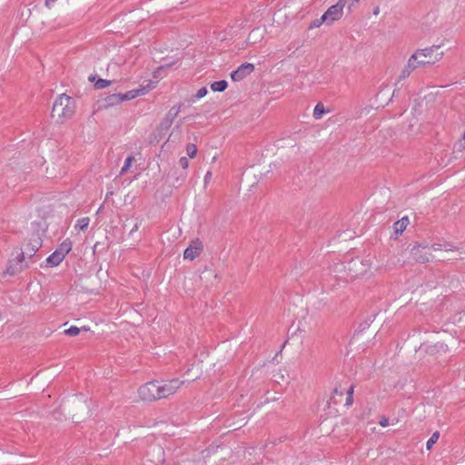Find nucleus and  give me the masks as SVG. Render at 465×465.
I'll use <instances>...</instances> for the list:
<instances>
[{
  "label": "nucleus",
  "instance_id": "obj_18",
  "mask_svg": "<svg viewBox=\"0 0 465 465\" xmlns=\"http://www.w3.org/2000/svg\"><path fill=\"white\" fill-rule=\"evenodd\" d=\"M181 111V105H174L173 106L169 112L167 113L166 116L164 117L166 120H169L171 123L173 122L174 118L178 115V114Z\"/></svg>",
  "mask_w": 465,
  "mask_h": 465
},
{
  "label": "nucleus",
  "instance_id": "obj_26",
  "mask_svg": "<svg viewBox=\"0 0 465 465\" xmlns=\"http://www.w3.org/2000/svg\"><path fill=\"white\" fill-rule=\"evenodd\" d=\"M133 161H134V157L133 156H128L126 158L125 163H124V166L121 169V172H120L121 174L125 173L129 170L130 166L133 163Z\"/></svg>",
  "mask_w": 465,
  "mask_h": 465
},
{
  "label": "nucleus",
  "instance_id": "obj_23",
  "mask_svg": "<svg viewBox=\"0 0 465 465\" xmlns=\"http://www.w3.org/2000/svg\"><path fill=\"white\" fill-rule=\"evenodd\" d=\"M439 438H440L439 431H435L434 433H432V435L430 436V438L428 440V441L426 443L427 450H430L432 448V446L438 441Z\"/></svg>",
  "mask_w": 465,
  "mask_h": 465
},
{
  "label": "nucleus",
  "instance_id": "obj_19",
  "mask_svg": "<svg viewBox=\"0 0 465 465\" xmlns=\"http://www.w3.org/2000/svg\"><path fill=\"white\" fill-rule=\"evenodd\" d=\"M227 85H228V84L225 80H221V81L213 82L211 84V89L213 92H223L227 88Z\"/></svg>",
  "mask_w": 465,
  "mask_h": 465
},
{
  "label": "nucleus",
  "instance_id": "obj_33",
  "mask_svg": "<svg viewBox=\"0 0 465 465\" xmlns=\"http://www.w3.org/2000/svg\"><path fill=\"white\" fill-rule=\"evenodd\" d=\"M379 424L381 426V427H387L390 425V422H389V419L386 418V417H381V420H379Z\"/></svg>",
  "mask_w": 465,
  "mask_h": 465
},
{
  "label": "nucleus",
  "instance_id": "obj_6",
  "mask_svg": "<svg viewBox=\"0 0 465 465\" xmlns=\"http://www.w3.org/2000/svg\"><path fill=\"white\" fill-rule=\"evenodd\" d=\"M154 87V84L153 82H149V84L146 86L128 91L125 94H113L109 97V100L111 103L132 100L138 96L144 95Z\"/></svg>",
  "mask_w": 465,
  "mask_h": 465
},
{
  "label": "nucleus",
  "instance_id": "obj_34",
  "mask_svg": "<svg viewBox=\"0 0 465 465\" xmlns=\"http://www.w3.org/2000/svg\"><path fill=\"white\" fill-rule=\"evenodd\" d=\"M213 173L211 171H208L204 175V184L206 185L210 180L212 179Z\"/></svg>",
  "mask_w": 465,
  "mask_h": 465
},
{
  "label": "nucleus",
  "instance_id": "obj_11",
  "mask_svg": "<svg viewBox=\"0 0 465 465\" xmlns=\"http://www.w3.org/2000/svg\"><path fill=\"white\" fill-rule=\"evenodd\" d=\"M253 70L254 65L252 64L244 63L231 74V77L233 81L239 82L244 79L247 75L251 74Z\"/></svg>",
  "mask_w": 465,
  "mask_h": 465
},
{
  "label": "nucleus",
  "instance_id": "obj_30",
  "mask_svg": "<svg viewBox=\"0 0 465 465\" xmlns=\"http://www.w3.org/2000/svg\"><path fill=\"white\" fill-rule=\"evenodd\" d=\"M206 94H207L206 87H202L195 94V98L201 99V98L204 97Z\"/></svg>",
  "mask_w": 465,
  "mask_h": 465
},
{
  "label": "nucleus",
  "instance_id": "obj_1",
  "mask_svg": "<svg viewBox=\"0 0 465 465\" xmlns=\"http://www.w3.org/2000/svg\"><path fill=\"white\" fill-rule=\"evenodd\" d=\"M444 55L440 45H433L426 48L418 49L410 57L414 58V63L418 67L433 65L440 61Z\"/></svg>",
  "mask_w": 465,
  "mask_h": 465
},
{
  "label": "nucleus",
  "instance_id": "obj_10",
  "mask_svg": "<svg viewBox=\"0 0 465 465\" xmlns=\"http://www.w3.org/2000/svg\"><path fill=\"white\" fill-rule=\"evenodd\" d=\"M411 255L418 262H428L432 258L431 248L426 245H415L411 249Z\"/></svg>",
  "mask_w": 465,
  "mask_h": 465
},
{
  "label": "nucleus",
  "instance_id": "obj_17",
  "mask_svg": "<svg viewBox=\"0 0 465 465\" xmlns=\"http://www.w3.org/2000/svg\"><path fill=\"white\" fill-rule=\"evenodd\" d=\"M408 224L409 219L407 217H403L401 220L397 221L393 225L395 232L397 234L401 233L407 228Z\"/></svg>",
  "mask_w": 465,
  "mask_h": 465
},
{
  "label": "nucleus",
  "instance_id": "obj_29",
  "mask_svg": "<svg viewBox=\"0 0 465 465\" xmlns=\"http://www.w3.org/2000/svg\"><path fill=\"white\" fill-rule=\"evenodd\" d=\"M454 148L458 152H462L463 150H465V133L462 135V139L454 145Z\"/></svg>",
  "mask_w": 465,
  "mask_h": 465
},
{
  "label": "nucleus",
  "instance_id": "obj_13",
  "mask_svg": "<svg viewBox=\"0 0 465 465\" xmlns=\"http://www.w3.org/2000/svg\"><path fill=\"white\" fill-rule=\"evenodd\" d=\"M417 68H419V67L415 64L414 59L411 60V58L410 57L407 62V64L401 70L399 79L403 80V79L407 78L411 74V72H413Z\"/></svg>",
  "mask_w": 465,
  "mask_h": 465
},
{
  "label": "nucleus",
  "instance_id": "obj_32",
  "mask_svg": "<svg viewBox=\"0 0 465 465\" xmlns=\"http://www.w3.org/2000/svg\"><path fill=\"white\" fill-rule=\"evenodd\" d=\"M179 164L183 168L186 169L189 166V161L186 157H181L179 160Z\"/></svg>",
  "mask_w": 465,
  "mask_h": 465
},
{
  "label": "nucleus",
  "instance_id": "obj_15",
  "mask_svg": "<svg viewBox=\"0 0 465 465\" xmlns=\"http://www.w3.org/2000/svg\"><path fill=\"white\" fill-rule=\"evenodd\" d=\"M173 123L165 118L159 124L156 128V132L158 133L159 137L163 136L166 132L170 129Z\"/></svg>",
  "mask_w": 465,
  "mask_h": 465
},
{
  "label": "nucleus",
  "instance_id": "obj_20",
  "mask_svg": "<svg viewBox=\"0 0 465 465\" xmlns=\"http://www.w3.org/2000/svg\"><path fill=\"white\" fill-rule=\"evenodd\" d=\"M90 223L89 217H84L79 220H77L74 228L79 231H85L88 228Z\"/></svg>",
  "mask_w": 465,
  "mask_h": 465
},
{
  "label": "nucleus",
  "instance_id": "obj_36",
  "mask_svg": "<svg viewBox=\"0 0 465 465\" xmlns=\"http://www.w3.org/2000/svg\"><path fill=\"white\" fill-rule=\"evenodd\" d=\"M37 249H38L37 245H35L34 247H31V250L29 251V252H25V253L31 257L37 251Z\"/></svg>",
  "mask_w": 465,
  "mask_h": 465
},
{
  "label": "nucleus",
  "instance_id": "obj_7",
  "mask_svg": "<svg viewBox=\"0 0 465 465\" xmlns=\"http://www.w3.org/2000/svg\"><path fill=\"white\" fill-rule=\"evenodd\" d=\"M346 3L347 0H339L337 4L329 7L328 10L323 14V20H326V23L331 25L333 22L341 19Z\"/></svg>",
  "mask_w": 465,
  "mask_h": 465
},
{
  "label": "nucleus",
  "instance_id": "obj_2",
  "mask_svg": "<svg viewBox=\"0 0 465 465\" xmlns=\"http://www.w3.org/2000/svg\"><path fill=\"white\" fill-rule=\"evenodd\" d=\"M75 107V101L69 95L62 94L54 103L52 116L56 117L61 122H64L74 116Z\"/></svg>",
  "mask_w": 465,
  "mask_h": 465
},
{
  "label": "nucleus",
  "instance_id": "obj_14",
  "mask_svg": "<svg viewBox=\"0 0 465 465\" xmlns=\"http://www.w3.org/2000/svg\"><path fill=\"white\" fill-rule=\"evenodd\" d=\"M64 259V258L62 257V254L55 251L46 259V263L52 267L57 266Z\"/></svg>",
  "mask_w": 465,
  "mask_h": 465
},
{
  "label": "nucleus",
  "instance_id": "obj_28",
  "mask_svg": "<svg viewBox=\"0 0 465 465\" xmlns=\"http://www.w3.org/2000/svg\"><path fill=\"white\" fill-rule=\"evenodd\" d=\"M64 333L68 336H76L80 333V329L76 326H71L69 329L64 331Z\"/></svg>",
  "mask_w": 465,
  "mask_h": 465
},
{
  "label": "nucleus",
  "instance_id": "obj_39",
  "mask_svg": "<svg viewBox=\"0 0 465 465\" xmlns=\"http://www.w3.org/2000/svg\"><path fill=\"white\" fill-rule=\"evenodd\" d=\"M90 81H94V77H90L89 78Z\"/></svg>",
  "mask_w": 465,
  "mask_h": 465
},
{
  "label": "nucleus",
  "instance_id": "obj_27",
  "mask_svg": "<svg viewBox=\"0 0 465 465\" xmlns=\"http://www.w3.org/2000/svg\"><path fill=\"white\" fill-rule=\"evenodd\" d=\"M111 84V81L105 79H99L95 82L94 86L96 89H103Z\"/></svg>",
  "mask_w": 465,
  "mask_h": 465
},
{
  "label": "nucleus",
  "instance_id": "obj_8",
  "mask_svg": "<svg viewBox=\"0 0 465 465\" xmlns=\"http://www.w3.org/2000/svg\"><path fill=\"white\" fill-rule=\"evenodd\" d=\"M25 262V252H18L17 255L9 261L5 272L9 275H15L27 268Z\"/></svg>",
  "mask_w": 465,
  "mask_h": 465
},
{
  "label": "nucleus",
  "instance_id": "obj_12",
  "mask_svg": "<svg viewBox=\"0 0 465 465\" xmlns=\"http://www.w3.org/2000/svg\"><path fill=\"white\" fill-rule=\"evenodd\" d=\"M202 251V242L198 239L193 240L191 244L184 250L183 258L193 261L201 254Z\"/></svg>",
  "mask_w": 465,
  "mask_h": 465
},
{
  "label": "nucleus",
  "instance_id": "obj_22",
  "mask_svg": "<svg viewBox=\"0 0 465 465\" xmlns=\"http://www.w3.org/2000/svg\"><path fill=\"white\" fill-rule=\"evenodd\" d=\"M71 250V243L70 242H63L59 249L56 250L57 252H59L60 254H62V257H65V255L70 252Z\"/></svg>",
  "mask_w": 465,
  "mask_h": 465
},
{
  "label": "nucleus",
  "instance_id": "obj_3",
  "mask_svg": "<svg viewBox=\"0 0 465 465\" xmlns=\"http://www.w3.org/2000/svg\"><path fill=\"white\" fill-rule=\"evenodd\" d=\"M456 344V340L453 337L443 335L442 337H436L432 341H428L422 343L420 350L424 351L430 355L439 357L441 354L447 353L449 351V345Z\"/></svg>",
  "mask_w": 465,
  "mask_h": 465
},
{
  "label": "nucleus",
  "instance_id": "obj_35",
  "mask_svg": "<svg viewBox=\"0 0 465 465\" xmlns=\"http://www.w3.org/2000/svg\"><path fill=\"white\" fill-rule=\"evenodd\" d=\"M352 393H353V387H351L350 390L348 391L347 404L351 403Z\"/></svg>",
  "mask_w": 465,
  "mask_h": 465
},
{
  "label": "nucleus",
  "instance_id": "obj_38",
  "mask_svg": "<svg viewBox=\"0 0 465 465\" xmlns=\"http://www.w3.org/2000/svg\"><path fill=\"white\" fill-rule=\"evenodd\" d=\"M379 13H380V9H379V7H376V8L374 9V11H373V14H374L375 15H379Z\"/></svg>",
  "mask_w": 465,
  "mask_h": 465
},
{
  "label": "nucleus",
  "instance_id": "obj_9",
  "mask_svg": "<svg viewBox=\"0 0 465 465\" xmlns=\"http://www.w3.org/2000/svg\"><path fill=\"white\" fill-rule=\"evenodd\" d=\"M371 262L370 259L361 261H353L351 263L350 270L352 271L357 277L367 276L371 273Z\"/></svg>",
  "mask_w": 465,
  "mask_h": 465
},
{
  "label": "nucleus",
  "instance_id": "obj_4",
  "mask_svg": "<svg viewBox=\"0 0 465 465\" xmlns=\"http://www.w3.org/2000/svg\"><path fill=\"white\" fill-rule=\"evenodd\" d=\"M138 396L143 401H155L160 400L158 381H148L139 387Z\"/></svg>",
  "mask_w": 465,
  "mask_h": 465
},
{
  "label": "nucleus",
  "instance_id": "obj_5",
  "mask_svg": "<svg viewBox=\"0 0 465 465\" xmlns=\"http://www.w3.org/2000/svg\"><path fill=\"white\" fill-rule=\"evenodd\" d=\"M183 384L184 381L178 378L161 381H158L160 400L175 394Z\"/></svg>",
  "mask_w": 465,
  "mask_h": 465
},
{
  "label": "nucleus",
  "instance_id": "obj_25",
  "mask_svg": "<svg viewBox=\"0 0 465 465\" xmlns=\"http://www.w3.org/2000/svg\"><path fill=\"white\" fill-rule=\"evenodd\" d=\"M261 36V34H260V31L259 29H256V30H252L249 36H248V40L252 43V44H255L257 41H258V38Z\"/></svg>",
  "mask_w": 465,
  "mask_h": 465
},
{
  "label": "nucleus",
  "instance_id": "obj_16",
  "mask_svg": "<svg viewBox=\"0 0 465 465\" xmlns=\"http://www.w3.org/2000/svg\"><path fill=\"white\" fill-rule=\"evenodd\" d=\"M429 248H431L432 252H438V251H453L455 248L452 244L444 242V243H433L431 246H429Z\"/></svg>",
  "mask_w": 465,
  "mask_h": 465
},
{
  "label": "nucleus",
  "instance_id": "obj_40",
  "mask_svg": "<svg viewBox=\"0 0 465 465\" xmlns=\"http://www.w3.org/2000/svg\"><path fill=\"white\" fill-rule=\"evenodd\" d=\"M355 2H359L360 0H354Z\"/></svg>",
  "mask_w": 465,
  "mask_h": 465
},
{
  "label": "nucleus",
  "instance_id": "obj_21",
  "mask_svg": "<svg viewBox=\"0 0 465 465\" xmlns=\"http://www.w3.org/2000/svg\"><path fill=\"white\" fill-rule=\"evenodd\" d=\"M325 113L324 105L322 103H318L313 109V117L315 119H321Z\"/></svg>",
  "mask_w": 465,
  "mask_h": 465
},
{
  "label": "nucleus",
  "instance_id": "obj_24",
  "mask_svg": "<svg viewBox=\"0 0 465 465\" xmlns=\"http://www.w3.org/2000/svg\"><path fill=\"white\" fill-rule=\"evenodd\" d=\"M186 153L190 158H194L197 153V148L193 143H188L186 146Z\"/></svg>",
  "mask_w": 465,
  "mask_h": 465
},
{
  "label": "nucleus",
  "instance_id": "obj_31",
  "mask_svg": "<svg viewBox=\"0 0 465 465\" xmlns=\"http://www.w3.org/2000/svg\"><path fill=\"white\" fill-rule=\"evenodd\" d=\"M323 23H326V20H323V15L320 18V19H316L314 20L312 25H311V28H313V27H319L320 25H322Z\"/></svg>",
  "mask_w": 465,
  "mask_h": 465
},
{
  "label": "nucleus",
  "instance_id": "obj_37",
  "mask_svg": "<svg viewBox=\"0 0 465 465\" xmlns=\"http://www.w3.org/2000/svg\"><path fill=\"white\" fill-rule=\"evenodd\" d=\"M138 228H139L138 223H135L134 228L131 230V233L134 232H136L138 230Z\"/></svg>",
  "mask_w": 465,
  "mask_h": 465
}]
</instances>
